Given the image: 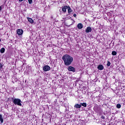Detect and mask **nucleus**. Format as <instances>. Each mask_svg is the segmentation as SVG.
<instances>
[{
  "label": "nucleus",
  "instance_id": "1",
  "mask_svg": "<svg viewBox=\"0 0 125 125\" xmlns=\"http://www.w3.org/2000/svg\"><path fill=\"white\" fill-rule=\"evenodd\" d=\"M62 59L64 62L65 66H70V65L72 64L73 61H74L73 57H71V56L68 54L64 55L62 57Z\"/></svg>",
  "mask_w": 125,
  "mask_h": 125
},
{
  "label": "nucleus",
  "instance_id": "2",
  "mask_svg": "<svg viewBox=\"0 0 125 125\" xmlns=\"http://www.w3.org/2000/svg\"><path fill=\"white\" fill-rule=\"evenodd\" d=\"M12 102L15 105H18V106H22V104L21 103V100L20 99H13L12 98Z\"/></svg>",
  "mask_w": 125,
  "mask_h": 125
},
{
  "label": "nucleus",
  "instance_id": "3",
  "mask_svg": "<svg viewBox=\"0 0 125 125\" xmlns=\"http://www.w3.org/2000/svg\"><path fill=\"white\" fill-rule=\"evenodd\" d=\"M67 70L69 72H73V73H75L76 72V69H75V67L72 66H69L67 68Z\"/></svg>",
  "mask_w": 125,
  "mask_h": 125
},
{
  "label": "nucleus",
  "instance_id": "4",
  "mask_svg": "<svg viewBox=\"0 0 125 125\" xmlns=\"http://www.w3.org/2000/svg\"><path fill=\"white\" fill-rule=\"evenodd\" d=\"M50 66H49L48 65H44V67H43V71L44 72H47V71H50Z\"/></svg>",
  "mask_w": 125,
  "mask_h": 125
},
{
  "label": "nucleus",
  "instance_id": "5",
  "mask_svg": "<svg viewBox=\"0 0 125 125\" xmlns=\"http://www.w3.org/2000/svg\"><path fill=\"white\" fill-rule=\"evenodd\" d=\"M23 33H24V31L22 29H18L17 30V33L18 36H21V35H23Z\"/></svg>",
  "mask_w": 125,
  "mask_h": 125
},
{
  "label": "nucleus",
  "instance_id": "6",
  "mask_svg": "<svg viewBox=\"0 0 125 125\" xmlns=\"http://www.w3.org/2000/svg\"><path fill=\"white\" fill-rule=\"evenodd\" d=\"M92 31V29L91 28V27L88 26L87 27V28L85 29V33H91V31Z\"/></svg>",
  "mask_w": 125,
  "mask_h": 125
},
{
  "label": "nucleus",
  "instance_id": "7",
  "mask_svg": "<svg viewBox=\"0 0 125 125\" xmlns=\"http://www.w3.org/2000/svg\"><path fill=\"white\" fill-rule=\"evenodd\" d=\"M94 110L95 112H96V113H99V112L100 111V107L98 106H95L94 107Z\"/></svg>",
  "mask_w": 125,
  "mask_h": 125
},
{
  "label": "nucleus",
  "instance_id": "8",
  "mask_svg": "<svg viewBox=\"0 0 125 125\" xmlns=\"http://www.w3.org/2000/svg\"><path fill=\"white\" fill-rule=\"evenodd\" d=\"M98 70L100 71H102V70H104V66L102 64H99L97 67Z\"/></svg>",
  "mask_w": 125,
  "mask_h": 125
},
{
  "label": "nucleus",
  "instance_id": "9",
  "mask_svg": "<svg viewBox=\"0 0 125 125\" xmlns=\"http://www.w3.org/2000/svg\"><path fill=\"white\" fill-rule=\"evenodd\" d=\"M83 25L82 23H78L77 25V28L78 29H79V30H81V29H83Z\"/></svg>",
  "mask_w": 125,
  "mask_h": 125
},
{
  "label": "nucleus",
  "instance_id": "10",
  "mask_svg": "<svg viewBox=\"0 0 125 125\" xmlns=\"http://www.w3.org/2000/svg\"><path fill=\"white\" fill-rule=\"evenodd\" d=\"M27 19L28 22H29L30 23H31V24L34 23V20H33L32 18L27 17Z\"/></svg>",
  "mask_w": 125,
  "mask_h": 125
},
{
  "label": "nucleus",
  "instance_id": "11",
  "mask_svg": "<svg viewBox=\"0 0 125 125\" xmlns=\"http://www.w3.org/2000/svg\"><path fill=\"white\" fill-rule=\"evenodd\" d=\"M67 8H68V6H64L62 8V10L63 12H66V11H67Z\"/></svg>",
  "mask_w": 125,
  "mask_h": 125
},
{
  "label": "nucleus",
  "instance_id": "12",
  "mask_svg": "<svg viewBox=\"0 0 125 125\" xmlns=\"http://www.w3.org/2000/svg\"><path fill=\"white\" fill-rule=\"evenodd\" d=\"M67 10H68V13L69 14H70V13H72V12H73V10H72L71 9V7L69 6H68Z\"/></svg>",
  "mask_w": 125,
  "mask_h": 125
},
{
  "label": "nucleus",
  "instance_id": "13",
  "mask_svg": "<svg viewBox=\"0 0 125 125\" xmlns=\"http://www.w3.org/2000/svg\"><path fill=\"white\" fill-rule=\"evenodd\" d=\"M81 107H82V105L78 104L74 105V107L76 108V109H79V108H81Z\"/></svg>",
  "mask_w": 125,
  "mask_h": 125
},
{
  "label": "nucleus",
  "instance_id": "14",
  "mask_svg": "<svg viewBox=\"0 0 125 125\" xmlns=\"http://www.w3.org/2000/svg\"><path fill=\"white\" fill-rule=\"evenodd\" d=\"M0 122H1V124L3 123V118L2 117V115L1 114H0Z\"/></svg>",
  "mask_w": 125,
  "mask_h": 125
},
{
  "label": "nucleus",
  "instance_id": "15",
  "mask_svg": "<svg viewBox=\"0 0 125 125\" xmlns=\"http://www.w3.org/2000/svg\"><path fill=\"white\" fill-rule=\"evenodd\" d=\"M4 51H5V49L4 48H1L0 50V53H4Z\"/></svg>",
  "mask_w": 125,
  "mask_h": 125
},
{
  "label": "nucleus",
  "instance_id": "16",
  "mask_svg": "<svg viewBox=\"0 0 125 125\" xmlns=\"http://www.w3.org/2000/svg\"><path fill=\"white\" fill-rule=\"evenodd\" d=\"M81 105L85 108L86 107V103H81Z\"/></svg>",
  "mask_w": 125,
  "mask_h": 125
},
{
  "label": "nucleus",
  "instance_id": "17",
  "mask_svg": "<svg viewBox=\"0 0 125 125\" xmlns=\"http://www.w3.org/2000/svg\"><path fill=\"white\" fill-rule=\"evenodd\" d=\"M112 55H113V56H115L117 55V52L116 51H113L111 53Z\"/></svg>",
  "mask_w": 125,
  "mask_h": 125
},
{
  "label": "nucleus",
  "instance_id": "18",
  "mask_svg": "<svg viewBox=\"0 0 125 125\" xmlns=\"http://www.w3.org/2000/svg\"><path fill=\"white\" fill-rule=\"evenodd\" d=\"M121 107H122V105H121V104H118L116 105V107L117 108V109H121Z\"/></svg>",
  "mask_w": 125,
  "mask_h": 125
},
{
  "label": "nucleus",
  "instance_id": "19",
  "mask_svg": "<svg viewBox=\"0 0 125 125\" xmlns=\"http://www.w3.org/2000/svg\"><path fill=\"white\" fill-rule=\"evenodd\" d=\"M106 65L107 66V67H110V66H111V62L109 61H107Z\"/></svg>",
  "mask_w": 125,
  "mask_h": 125
},
{
  "label": "nucleus",
  "instance_id": "20",
  "mask_svg": "<svg viewBox=\"0 0 125 125\" xmlns=\"http://www.w3.org/2000/svg\"><path fill=\"white\" fill-rule=\"evenodd\" d=\"M28 1L29 4H32V3H33V0H28Z\"/></svg>",
  "mask_w": 125,
  "mask_h": 125
},
{
  "label": "nucleus",
  "instance_id": "21",
  "mask_svg": "<svg viewBox=\"0 0 125 125\" xmlns=\"http://www.w3.org/2000/svg\"><path fill=\"white\" fill-rule=\"evenodd\" d=\"M3 67V65L2 64V63L0 62V69H1Z\"/></svg>",
  "mask_w": 125,
  "mask_h": 125
},
{
  "label": "nucleus",
  "instance_id": "22",
  "mask_svg": "<svg viewBox=\"0 0 125 125\" xmlns=\"http://www.w3.org/2000/svg\"><path fill=\"white\" fill-rule=\"evenodd\" d=\"M101 118L103 119V120H105V116L102 115Z\"/></svg>",
  "mask_w": 125,
  "mask_h": 125
},
{
  "label": "nucleus",
  "instance_id": "23",
  "mask_svg": "<svg viewBox=\"0 0 125 125\" xmlns=\"http://www.w3.org/2000/svg\"><path fill=\"white\" fill-rule=\"evenodd\" d=\"M73 16H74V17H77V14H74V15H73Z\"/></svg>",
  "mask_w": 125,
  "mask_h": 125
},
{
  "label": "nucleus",
  "instance_id": "24",
  "mask_svg": "<svg viewBox=\"0 0 125 125\" xmlns=\"http://www.w3.org/2000/svg\"><path fill=\"white\" fill-rule=\"evenodd\" d=\"M1 9H2V8H1V6H0V11H1Z\"/></svg>",
  "mask_w": 125,
  "mask_h": 125
},
{
  "label": "nucleus",
  "instance_id": "25",
  "mask_svg": "<svg viewBox=\"0 0 125 125\" xmlns=\"http://www.w3.org/2000/svg\"><path fill=\"white\" fill-rule=\"evenodd\" d=\"M23 0H19V1H20V2H21V1H23Z\"/></svg>",
  "mask_w": 125,
  "mask_h": 125
},
{
  "label": "nucleus",
  "instance_id": "26",
  "mask_svg": "<svg viewBox=\"0 0 125 125\" xmlns=\"http://www.w3.org/2000/svg\"><path fill=\"white\" fill-rule=\"evenodd\" d=\"M0 42H1V39H0Z\"/></svg>",
  "mask_w": 125,
  "mask_h": 125
},
{
  "label": "nucleus",
  "instance_id": "27",
  "mask_svg": "<svg viewBox=\"0 0 125 125\" xmlns=\"http://www.w3.org/2000/svg\"><path fill=\"white\" fill-rule=\"evenodd\" d=\"M108 125H111L109 124Z\"/></svg>",
  "mask_w": 125,
  "mask_h": 125
}]
</instances>
